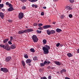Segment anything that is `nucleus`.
<instances>
[{"label": "nucleus", "mask_w": 79, "mask_h": 79, "mask_svg": "<svg viewBox=\"0 0 79 79\" xmlns=\"http://www.w3.org/2000/svg\"><path fill=\"white\" fill-rule=\"evenodd\" d=\"M43 47L42 49L43 50V53L44 54H48L49 53V50L50 49V47L48 45H45Z\"/></svg>", "instance_id": "nucleus-1"}, {"label": "nucleus", "mask_w": 79, "mask_h": 79, "mask_svg": "<svg viewBox=\"0 0 79 79\" xmlns=\"http://www.w3.org/2000/svg\"><path fill=\"white\" fill-rule=\"evenodd\" d=\"M32 39L33 42L35 43L37 42L39 40V39L37 38V36L35 35H33L32 37Z\"/></svg>", "instance_id": "nucleus-2"}, {"label": "nucleus", "mask_w": 79, "mask_h": 79, "mask_svg": "<svg viewBox=\"0 0 79 79\" xmlns=\"http://www.w3.org/2000/svg\"><path fill=\"white\" fill-rule=\"evenodd\" d=\"M1 71H3L4 73H8V70L6 68H1L0 69Z\"/></svg>", "instance_id": "nucleus-3"}, {"label": "nucleus", "mask_w": 79, "mask_h": 79, "mask_svg": "<svg viewBox=\"0 0 79 79\" xmlns=\"http://www.w3.org/2000/svg\"><path fill=\"white\" fill-rule=\"evenodd\" d=\"M26 31L25 30H22L19 31L18 32V34L19 35L23 34H25V33H26Z\"/></svg>", "instance_id": "nucleus-4"}, {"label": "nucleus", "mask_w": 79, "mask_h": 79, "mask_svg": "<svg viewBox=\"0 0 79 79\" xmlns=\"http://www.w3.org/2000/svg\"><path fill=\"white\" fill-rule=\"evenodd\" d=\"M24 17V14L22 12L20 13L19 15V19H22Z\"/></svg>", "instance_id": "nucleus-5"}, {"label": "nucleus", "mask_w": 79, "mask_h": 79, "mask_svg": "<svg viewBox=\"0 0 79 79\" xmlns=\"http://www.w3.org/2000/svg\"><path fill=\"white\" fill-rule=\"evenodd\" d=\"M51 26L50 25H45L43 26V28L44 29H48V28H50L51 27Z\"/></svg>", "instance_id": "nucleus-6"}, {"label": "nucleus", "mask_w": 79, "mask_h": 79, "mask_svg": "<svg viewBox=\"0 0 79 79\" xmlns=\"http://www.w3.org/2000/svg\"><path fill=\"white\" fill-rule=\"evenodd\" d=\"M47 63V61H45L44 63H40V66L41 67H43V66H45V65H46V64Z\"/></svg>", "instance_id": "nucleus-7"}, {"label": "nucleus", "mask_w": 79, "mask_h": 79, "mask_svg": "<svg viewBox=\"0 0 79 79\" xmlns=\"http://www.w3.org/2000/svg\"><path fill=\"white\" fill-rule=\"evenodd\" d=\"M5 48L6 50H11V48H10V46L8 45H6L5 46Z\"/></svg>", "instance_id": "nucleus-8"}, {"label": "nucleus", "mask_w": 79, "mask_h": 79, "mask_svg": "<svg viewBox=\"0 0 79 79\" xmlns=\"http://www.w3.org/2000/svg\"><path fill=\"white\" fill-rule=\"evenodd\" d=\"M16 46L15 44H13L10 45V48L11 49H15V48H16Z\"/></svg>", "instance_id": "nucleus-9"}, {"label": "nucleus", "mask_w": 79, "mask_h": 79, "mask_svg": "<svg viewBox=\"0 0 79 79\" xmlns=\"http://www.w3.org/2000/svg\"><path fill=\"white\" fill-rule=\"evenodd\" d=\"M11 59V57L10 56L7 57L6 58V61L7 62H8V61H10Z\"/></svg>", "instance_id": "nucleus-10"}, {"label": "nucleus", "mask_w": 79, "mask_h": 79, "mask_svg": "<svg viewBox=\"0 0 79 79\" xmlns=\"http://www.w3.org/2000/svg\"><path fill=\"white\" fill-rule=\"evenodd\" d=\"M0 16L2 19H3L4 16H5V14L2 12H0Z\"/></svg>", "instance_id": "nucleus-11"}, {"label": "nucleus", "mask_w": 79, "mask_h": 79, "mask_svg": "<svg viewBox=\"0 0 79 79\" xmlns=\"http://www.w3.org/2000/svg\"><path fill=\"white\" fill-rule=\"evenodd\" d=\"M32 62V60L30 59H27V60L26 61V62L27 63V64H28L29 63H31Z\"/></svg>", "instance_id": "nucleus-12"}, {"label": "nucleus", "mask_w": 79, "mask_h": 79, "mask_svg": "<svg viewBox=\"0 0 79 79\" xmlns=\"http://www.w3.org/2000/svg\"><path fill=\"white\" fill-rule=\"evenodd\" d=\"M25 31H26V33H27V32H32V31H33V30L31 29H29L25 30Z\"/></svg>", "instance_id": "nucleus-13"}, {"label": "nucleus", "mask_w": 79, "mask_h": 79, "mask_svg": "<svg viewBox=\"0 0 79 79\" xmlns=\"http://www.w3.org/2000/svg\"><path fill=\"white\" fill-rule=\"evenodd\" d=\"M54 63L56 64L58 66H60L61 64V63L58 61H54Z\"/></svg>", "instance_id": "nucleus-14"}, {"label": "nucleus", "mask_w": 79, "mask_h": 79, "mask_svg": "<svg viewBox=\"0 0 79 79\" xmlns=\"http://www.w3.org/2000/svg\"><path fill=\"white\" fill-rule=\"evenodd\" d=\"M15 9H13V7H10L7 9L8 11H13Z\"/></svg>", "instance_id": "nucleus-15"}, {"label": "nucleus", "mask_w": 79, "mask_h": 79, "mask_svg": "<svg viewBox=\"0 0 79 79\" xmlns=\"http://www.w3.org/2000/svg\"><path fill=\"white\" fill-rule=\"evenodd\" d=\"M21 63L23 66V67L24 68H25V66L26 65L25 62H24V60H22L21 61Z\"/></svg>", "instance_id": "nucleus-16"}, {"label": "nucleus", "mask_w": 79, "mask_h": 79, "mask_svg": "<svg viewBox=\"0 0 79 79\" xmlns=\"http://www.w3.org/2000/svg\"><path fill=\"white\" fill-rule=\"evenodd\" d=\"M66 70L64 69L61 70L60 71L61 74L64 73H66Z\"/></svg>", "instance_id": "nucleus-17"}, {"label": "nucleus", "mask_w": 79, "mask_h": 79, "mask_svg": "<svg viewBox=\"0 0 79 79\" xmlns=\"http://www.w3.org/2000/svg\"><path fill=\"white\" fill-rule=\"evenodd\" d=\"M56 31L57 32L59 33V32H61V31H62V30L59 28H57L56 30Z\"/></svg>", "instance_id": "nucleus-18"}, {"label": "nucleus", "mask_w": 79, "mask_h": 79, "mask_svg": "<svg viewBox=\"0 0 79 79\" xmlns=\"http://www.w3.org/2000/svg\"><path fill=\"white\" fill-rule=\"evenodd\" d=\"M9 40V39H6L5 40H3V43L4 44H5Z\"/></svg>", "instance_id": "nucleus-19"}, {"label": "nucleus", "mask_w": 79, "mask_h": 79, "mask_svg": "<svg viewBox=\"0 0 79 79\" xmlns=\"http://www.w3.org/2000/svg\"><path fill=\"white\" fill-rule=\"evenodd\" d=\"M67 56L69 57H70L71 56H73V55L71 53H69L67 54Z\"/></svg>", "instance_id": "nucleus-20"}, {"label": "nucleus", "mask_w": 79, "mask_h": 79, "mask_svg": "<svg viewBox=\"0 0 79 79\" xmlns=\"http://www.w3.org/2000/svg\"><path fill=\"white\" fill-rule=\"evenodd\" d=\"M66 8H67V9H68L69 10H71L73 9L72 8L68 6H67Z\"/></svg>", "instance_id": "nucleus-21"}, {"label": "nucleus", "mask_w": 79, "mask_h": 79, "mask_svg": "<svg viewBox=\"0 0 79 79\" xmlns=\"http://www.w3.org/2000/svg\"><path fill=\"white\" fill-rule=\"evenodd\" d=\"M33 60L34 61H36L37 60H38V58H37V56H35L33 58Z\"/></svg>", "instance_id": "nucleus-22"}, {"label": "nucleus", "mask_w": 79, "mask_h": 79, "mask_svg": "<svg viewBox=\"0 0 79 79\" xmlns=\"http://www.w3.org/2000/svg\"><path fill=\"white\" fill-rule=\"evenodd\" d=\"M47 34H48V35H51V31H50L49 30H47Z\"/></svg>", "instance_id": "nucleus-23"}, {"label": "nucleus", "mask_w": 79, "mask_h": 79, "mask_svg": "<svg viewBox=\"0 0 79 79\" xmlns=\"http://www.w3.org/2000/svg\"><path fill=\"white\" fill-rule=\"evenodd\" d=\"M30 52H33V53L35 52V50L33 48H31L30 49Z\"/></svg>", "instance_id": "nucleus-24"}, {"label": "nucleus", "mask_w": 79, "mask_h": 79, "mask_svg": "<svg viewBox=\"0 0 79 79\" xmlns=\"http://www.w3.org/2000/svg\"><path fill=\"white\" fill-rule=\"evenodd\" d=\"M43 44H46L47 43V40H43Z\"/></svg>", "instance_id": "nucleus-25"}, {"label": "nucleus", "mask_w": 79, "mask_h": 79, "mask_svg": "<svg viewBox=\"0 0 79 79\" xmlns=\"http://www.w3.org/2000/svg\"><path fill=\"white\" fill-rule=\"evenodd\" d=\"M29 2H37L38 0H28Z\"/></svg>", "instance_id": "nucleus-26"}, {"label": "nucleus", "mask_w": 79, "mask_h": 79, "mask_svg": "<svg viewBox=\"0 0 79 79\" xmlns=\"http://www.w3.org/2000/svg\"><path fill=\"white\" fill-rule=\"evenodd\" d=\"M4 6L3 4H0V9H1L2 8H3Z\"/></svg>", "instance_id": "nucleus-27"}, {"label": "nucleus", "mask_w": 79, "mask_h": 79, "mask_svg": "<svg viewBox=\"0 0 79 79\" xmlns=\"http://www.w3.org/2000/svg\"><path fill=\"white\" fill-rule=\"evenodd\" d=\"M51 34H55V31L54 30H52L51 31Z\"/></svg>", "instance_id": "nucleus-28"}, {"label": "nucleus", "mask_w": 79, "mask_h": 79, "mask_svg": "<svg viewBox=\"0 0 79 79\" xmlns=\"http://www.w3.org/2000/svg\"><path fill=\"white\" fill-rule=\"evenodd\" d=\"M36 32H37L38 34H40L42 32V31L38 30L36 31Z\"/></svg>", "instance_id": "nucleus-29"}, {"label": "nucleus", "mask_w": 79, "mask_h": 79, "mask_svg": "<svg viewBox=\"0 0 79 79\" xmlns=\"http://www.w3.org/2000/svg\"><path fill=\"white\" fill-rule=\"evenodd\" d=\"M5 46L4 45H2V44L0 45V47H3V48H5Z\"/></svg>", "instance_id": "nucleus-30"}, {"label": "nucleus", "mask_w": 79, "mask_h": 79, "mask_svg": "<svg viewBox=\"0 0 79 79\" xmlns=\"http://www.w3.org/2000/svg\"><path fill=\"white\" fill-rule=\"evenodd\" d=\"M24 57L25 58H28V55H27V54H26L24 56Z\"/></svg>", "instance_id": "nucleus-31"}, {"label": "nucleus", "mask_w": 79, "mask_h": 79, "mask_svg": "<svg viewBox=\"0 0 79 79\" xmlns=\"http://www.w3.org/2000/svg\"><path fill=\"white\" fill-rule=\"evenodd\" d=\"M51 63V62L50 61H48V62L47 61V63H46V65L47 64L48 65L49 64H50Z\"/></svg>", "instance_id": "nucleus-32"}, {"label": "nucleus", "mask_w": 79, "mask_h": 79, "mask_svg": "<svg viewBox=\"0 0 79 79\" xmlns=\"http://www.w3.org/2000/svg\"><path fill=\"white\" fill-rule=\"evenodd\" d=\"M9 7H10V8L11 7H13V5H12V4H11L10 3L9 4Z\"/></svg>", "instance_id": "nucleus-33"}, {"label": "nucleus", "mask_w": 79, "mask_h": 79, "mask_svg": "<svg viewBox=\"0 0 79 79\" xmlns=\"http://www.w3.org/2000/svg\"><path fill=\"white\" fill-rule=\"evenodd\" d=\"M41 79H47V77H42L40 78Z\"/></svg>", "instance_id": "nucleus-34"}, {"label": "nucleus", "mask_w": 79, "mask_h": 79, "mask_svg": "<svg viewBox=\"0 0 79 79\" xmlns=\"http://www.w3.org/2000/svg\"><path fill=\"white\" fill-rule=\"evenodd\" d=\"M22 10H25L26 9V7L25 6H23L22 7Z\"/></svg>", "instance_id": "nucleus-35"}, {"label": "nucleus", "mask_w": 79, "mask_h": 79, "mask_svg": "<svg viewBox=\"0 0 79 79\" xmlns=\"http://www.w3.org/2000/svg\"><path fill=\"white\" fill-rule=\"evenodd\" d=\"M69 1L70 3H74V0H69Z\"/></svg>", "instance_id": "nucleus-36"}, {"label": "nucleus", "mask_w": 79, "mask_h": 79, "mask_svg": "<svg viewBox=\"0 0 79 79\" xmlns=\"http://www.w3.org/2000/svg\"><path fill=\"white\" fill-rule=\"evenodd\" d=\"M64 18V16L63 15H61L60 17V18H61V19H63Z\"/></svg>", "instance_id": "nucleus-37"}, {"label": "nucleus", "mask_w": 79, "mask_h": 79, "mask_svg": "<svg viewBox=\"0 0 79 79\" xmlns=\"http://www.w3.org/2000/svg\"><path fill=\"white\" fill-rule=\"evenodd\" d=\"M43 26V24L40 23L38 24V26H39V27H40V26Z\"/></svg>", "instance_id": "nucleus-38"}, {"label": "nucleus", "mask_w": 79, "mask_h": 79, "mask_svg": "<svg viewBox=\"0 0 79 79\" xmlns=\"http://www.w3.org/2000/svg\"><path fill=\"white\" fill-rule=\"evenodd\" d=\"M38 29H39L40 30H43V28L41 27H40L38 28Z\"/></svg>", "instance_id": "nucleus-39"}, {"label": "nucleus", "mask_w": 79, "mask_h": 79, "mask_svg": "<svg viewBox=\"0 0 79 79\" xmlns=\"http://www.w3.org/2000/svg\"><path fill=\"white\" fill-rule=\"evenodd\" d=\"M69 17L70 18H72L73 17V15L71 14H69Z\"/></svg>", "instance_id": "nucleus-40"}, {"label": "nucleus", "mask_w": 79, "mask_h": 79, "mask_svg": "<svg viewBox=\"0 0 79 79\" xmlns=\"http://www.w3.org/2000/svg\"><path fill=\"white\" fill-rule=\"evenodd\" d=\"M60 45V43H58L56 44V46L58 47Z\"/></svg>", "instance_id": "nucleus-41"}, {"label": "nucleus", "mask_w": 79, "mask_h": 79, "mask_svg": "<svg viewBox=\"0 0 79 79\" xmlns=\"http://www.w3.org/2000/svg\"><path fill=\"white\" fill-rule=\"evenodd\" d=\"M41 16H44V13L43 12H42L41 14Z\"/></svg>", "instance_id": "nucleus-42"}, {"label": "nucleus", "mask_w": 79, "mask_h": 79, "mask_svg": "<svg viewBox=\"0 0 79 79\" xmlns=\"http://www.w3.org/2000/svg\"><path fill=\"white\" fill-rule=\"evenodd\" d=\"M9 2H7L6 3V5H9Z\"/></svg>", "instance_id": "nucleus-43"}, {"label": "nucleus", "mask_w": 79, "mask_h": 79, "mask_svg": "<svg viewBox=\"0 0 79 79\" xmlns=\"http://www.w3.org/2000/svg\"><path fill=\"white\" fill-rule=\"evenodd\" d=\"M8 43L9 44V45H11V44H12V43H11V42H10V41H8Z\"/></svg>", "instance_id": "nucleus-44"}, {"label": "nucleus", "mask_w": 79, "mask_h": 79, "mask_svg": "<svg viewBox=\"0 0 79 79\" xmlns=\"http://www.w3.org/2000/svg\"><path fill=\"white\" fill-rule=\"evenodd\" d=\"M47 68L48 69H52V67H51V66H48Z\"/></svg>", "instance_id": "nucleus-45"}, {"label": "nucleus", "mask_w": 79, "mask_h": 79, "mask_svg": "<svg viewBox=\"0 0 79 79\" xmlns=\"http://www.w3.org/2000/svg\"><path fill=\"white\" fill-rule=\"evenodd\" d=\"M48 79H52V76H49L48 77Z\"/></svg>", "instance_id": "nucleus-46"}, {"label": "nucleus", "mask_w": 79, "mask_h": 79, "mask_svg": "<svg viewBox=\"0 0 79 79\" xmlns=\"http://www.w3.org/2000/svg\"><path fill=\"white\" fill-rule=\"evenodd\" d=\"M35 8H37L38 7V6L37 5H35Z\"/></svg>", "instance_id": "nucleus-47"}, {"label": "nucleus", "mask_w": 79, "mask_h": 79, "mask_svg": "<svg viewBox=\"0 0 79 79\" xmlns=\"http://www.w3.org/2000/svg\"><path fill=\"white\" fill-rule=\"evenodd\" d=\"M33 25H34V26H37V24L36 23H34Z\"/></svg>", "instance_id": "nucleus-48"}, {"label": "nucleus", "mask_w": 79, "mask_h": 79, "mask_svg": "<svg viewBox=\"0 0 79 79\" xmlns=\"http://www.w3.org/2000/svg\"><path fill=\"white\" fill-rule=\"evenodd\" d=\"M10 39L11 40H13V37L12 36H10Z\"/></svg>", "instance_id": "nucleus-49"}, {"label": "nucleus", "mask_w": 79, "mask_h": 79, "mask_svg": "<svg viewBox=\"0 0 79 79\" xmlns=\"http://www.w3.org/2000/svg\"><path fill=\"white\" fill-rule=\"evenodd\" d=\"M35 6V4H32V7H34Z\"/></svg>", "instance_id": "nucleus-50"}, {"label": "nucleus", "mask_w": 79, "mask_h": 79, "mask_svg": "<svg viewBox=\"0 0 79 79\" xmlns=\"http://www.w3.org/2000/svg\"><path fill=\"white\" fill-rule=\"evenodd\" d=\"M2 11H5V10L4 9H2Z\"/></svg>", "instance_id": "nucleus-51"}, {"label": "nucleus", "mask_w": 79, "mask_h": 79, "mask_svg": "<svg viewBox=\"0 0 79 79\" xmlns=\"http://www.w3.org/2000/svg\"><path fill=\"white\" fill-rule=\"evenodd\" d=\"M59 45H60V47H61L63 46V45L62 44H60Z\"/></svg>", "instance_id": "nucleus-52"}, {"label": "nucleus", "mask_w": 79, "mask_h": 79, "mask_svg": "<svg viewBox=\"0 0 79 79\" xmlns=\"http://www.w3.org/2000/svg\"><path fill=\"white\" fill-rule=\"evenodd\" d=\"M55 23H56V22H52V23L53 24H55Z\"/></svg>", "instance_id": "nucleus-53"}, {"label": "nucleus", "mask_w": 79, "mask_h": 79, "mask_svg": "<svg viewBox=\"0 0 79 79\" xmlns=\"http://www.w3.org/2000/svg\"><path fill=\"white\" fill-rule=\"evenodd\" d=\"M23 1H24L23 2H26L27 1V0H23Z\"/></svg>", "instance_id": "nucleus-54"}, {"label": "nucleus", "mask_w": 79, "mask_h": 79, "mask_svg": "<svg viewBox=\"0 0 79 79\" xmlns=\"http://www.w3.org/2000/svg\"><path fill=\"white\" fill-rule=\"evenodd\" d=\"M54 1H55V2H56L58 1V0H54Z\"/></svg>", "instance_id": "nucleus-55"}, {"label": "nucleus", "mask_w": 79, "mask_h": 79, "mask_svg": "<svg viewBox=\"0 0 79 79\" xmlns=\"http://www.w3.org/2000/svg\"><path fill=\"white\" fill-rule=\"evenodd\" d=\"M43 8H44V9H46V8H47V7L45 6H44L43 7Z\"/></svg>", "instance_id": "nucleus-56"}, {"label": "nucleus", "mask_w": 79, "mask_h": 79, "mask_svg": "<svg viewBox=\"0 0 79 79\" xmlns=\"http://www.w3.org/2000/svg\"><path fill=\"white\" fill-rule=\"evenodd\" d=\"M12 41H13V40H10L9 41L10 42H12Z\"/></svg>", "instance_id": "nucleus-57"}, {"label": "nucleus", "mask_w": 79, "mask_h": 79, "mask_svg": "<svg viewBox=\"0 0 79 79\" xmlns=\"http://www.w3.org/2000/svg\"><path fill=\"white\" fill-rule=\"evenodd\" d=\"M8 21H9V22H10V23H11V21H12V20H8Z\"/></svg>", "instance_id": "nucleus-58"}, {"label": "nucleus", "mask_w": 79, "mask_h": 79, "mask_svg": "<svg viewBox=\"0 0 79 79\" xmlns=\"http://www.w3.org/2000/svg\"><path fill=\"white\" fill-rule=\"evenodd\" d=\"M77 53H79V49L77 50Z\"/></svg>", "instance_id": "nucleus-59"}, {"label": "nucleus", "mask_w": 79, "mask_h": 79, "mask_svg": "<svg viewBox=\"0 0 79 79\" xmlns=\"http://www.w3.org/2000/svg\"><path fill=\"white\" fill-rule=\"evenodd\" d=\"M28 65H29V66H31V63L28 64Z\"/></svg>", "instance_id": "nucleus-60"}, {"label": "nucleus", "mask_w": 79, "mask_h": 79, "mask_svg": "<svg viewBox=\"0 0 79 79\" xmlns=\"http://www.w3.org/2000/svg\"><path fill=\"white\" fill-rule=\"evenodd\" d=\"M26 27L27 28H27H28V27L26 26Z\"/></svg>", "instance_id": "nucleus-61"}, {"label": "nucleus", "mask_w": 79, "mask_h": 79, "mask_svg": "<svg viewBox=\"0 0 79 79\" xmlns=\"http://www.w3.org/2000/svg\"><path fill=\"white\" fill-rule=\"evenodd\" d=\"M51 69H54V68L53 67L51 68Z\"/></svg>", "instance_id": "nucleus-62"}, {"label": "nucleus", "mask_w": 79, "mask_h": 79, "mask_svg": "<svg viewBox=\"0 0 79 79\" xmlns=\"http://www.w3.org/2000/svg\"><path fill=\"white\" fill-rule=\"evenodd\" d=\"M2 2V0H0V3Z\"/></svg>", "instance_id": "nucleus-63"}, {"label": "nucleus", "mask_w": 79, "mask_h": 79, "mask_svg": "<svg viewBox=\"0 0 79 79\" xmlns=\"http://www.w3.org/2000/svg\"><path fill=\"white\" fill-rule=\"evenodd\" d=\"M40 21L39 20H38V22H40Z\"/></svg>", "instance_id": "nucleus-64"}]
</instances>
